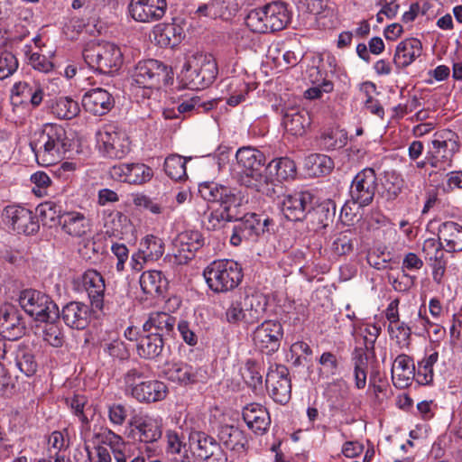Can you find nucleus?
Segmentation results:
<instances>
[{
	"mask_svg": "<svg viewBox=\"0 0 462 462\" xmlns=\"http://www.w3.org/2000/svg\"><path fill=\"white\" fill-rule=\"evenodd\" d=\"M36 160L42 166H51L60 162L70 147V140L64 127L47 124L36 140L30 143Z\"/></svg>",
	"mask_w": 462,
	"mask_h": 462,
	"instance_id": "obj_1",
	"label": "nucleus"
},
{
	"mask_svg": "<svg viewBox=\"0 0 462 462\" xmlns=\"http://www.w3.org/2000/svg\"><path fill=\"white\" fill-rule=\"evenodd\" d=\"M217 75V65L211 54L195 52L186 57L180 77L185 87L203 89L210 86Z\"/></svg>",
	"mask_w": 462,
	"mask_h": 462,
	"instance_id": "obj_2",
	"label": "nucleus"
},
{
	"mask_svg": "<svg viewBox=\"0 0 462 462\" xmlns=\"http://www.w3.org/2000/svg\"><path fill=\"white\" fill-rule=\"evenodd\" d=\"M265 161L261 151L251 146L241 147L236 153L233 174L241 185L256 189L264 181L263 171Z\"/></svg>",
	"mask_w": 462,
	"mask_h": 462,
	"instance_id": "obj_3",
	"label": "nucleus"
},
{
	"mask_svg": "<svg viewBox=\"0 0 462 462\" xmlns=\"http://www.w3.org/2000/svg\"><path fill=\"white\" fill-rule=\"evenodd\" d=\"M268 306V298L263 293L249 290L244 298L231 303L226 311L229 323L243 322L253 325L263 319Z\"/></svg>",
	"mask_w": 462,
	"mask_h": 462,
	"instance_id": "obj_4",
	"label": "nucleus"
},
{
	"mask_svg": "<svg viewBox=\"0 0 462 462\" xmlns=\"http://www.w3.org/2000/svg\"><path fill=\"white\" fill-rule=\"evenodd\" d=\"M208 288L217 293L231 291L242 282V267L235 261L223 259L212 262L203 273Z\"/></svg>",
	"mask_w": 462,
	"mask_h": 462,
	"instance_id": "obj_5",
	"label": "nucleus"
},
{
	"mask_svg": "<svg viewBox=\"0 0 462 462\" xmlns=\"http://www.w3.org/2000/svg\"><path fill=\"white\" fill-rule=\"evenodd\" d=\"M82 56L89 68L102 74L118 70L123 63V54L119 47L107 42L88 43Z\"/></svg>",
	"mask_w": 462,
	"mask_h": 462,
	"instance_id": "obj_6",
	"label": "nucleus"
},
{
	"mask_svg": "<svg viewBox=\"0 0 462 462\" xmlns=\"http://www.w3.org/2000/svg\"><path fill=\"white\" fill-rule=\"evenodd\" d=\"M18 300L23 310L36 321L49 322L60 318L57 304L45 292L26 289L20 292Z\"/></svg>",
	"mask_w": 462,
	"mask_h": 462,
	"instance_id": "obj_7",
	"label": "nucleus"
},
{
	"mask_svg": "<svg viewBox=\"0 0 462 462\" xmlns=\"http://www.w3.org/2000/svg\"><path fill=\"white\" fill-rule=\"evenodd\" d=\"M134 82L144 88H160L172 80V71L170 67L157 60L139 61L133 73Z\"/></svg>",
	"mask_w": 462,
	"mask_h": 462,
	"instance_id": "obj_8",
	"label": "nucleus"
},
{
	"mask_svg": "<svg viewBox=\"0 0 462 462\" xmlns=\"http://www.w3.org/2000/svg\"><path fill=\"white\" fill-rule=\"evenodd\" d=\"M236 222L230 236V243L235 246L240 245L243 241L256 240L260 235L269 232L270 226H273V219L255 213H245Z\"/></svg>",
	"mask_w": 462,
	"mask_h": 462,
	"instance_id": "obj_9",
	"label": "nucleus"
},
{
	"mask_svg": "<svg viewBox=\"0 0 462 462\" xmlns=\"http://www.w3.org/2000/svg\"><path fill=\"white\" fill-rule=\"evenodd\" d=\"M99 151L110 159H122L130 152L126 134L116 125H106L97 134Z\"/></svg>",
	"mask_w": 462,
	"mask_h": 462,
	"instance_id": "obj_10",
	"label": "nucleus"
},
{
	"mask_svg": "<svg viewBox=\"0 0 462 462\" xmlns=\"http://www.w3.org/2000/svg\"><path fill=\"white\" fill-rule=\"evenodd\" d=\"M251 337L257 349L272 355L280 348L283 337L282 325L277 320L266 319L254 329Z\"/></svg>",
	"mask_w": 462,
	"mask_h": 462,
	"instance_id": "obj_11",
	"label": "nucleus"
},
{
	"mask_svg": "<svg viewBox=\"0 0 462 462\" xmlns=\"http://www.w3.org/2000/svg\"><path fill=\"white\" fill-rule=\"evenodd\" d=\"M377 177L372 168H365L354 178L350 187V197L354 203L359 207H365L372 203L376 189Z\"/></svg>",
	"mask_w": 462,
	"mask_h": 462,
	"instance_id": "obj_12",
	"label": "nucleus"
},
{
	"mask_svg": "<svg viewBox=\"0 0 462 462\" xmlns=\"http://www.w3.org/2000/svg\"><path fill=\"white\" fill-rule=\"evenodd\" d=\"M192 453L205 462H226L227 457L219 442L202 431L192 432L189 436Z\"/></svg>",
	"mask_w": 462,
	"mask_h": 462,
	"instance_id": "obj_13",
	"label": "nucleus"
},
{
	"mask_svg": "<svg viewBox=\"0 0 462 462\" xmlns=\"http://www.w3.org/2000/svg\"><path fill=\"white\" fill-rule=\"evenodd\" d=\"M266 388L275 402L285 404L291 399L289 369L283 365H271L265 379Z\"/></svg>",
	"mask_w": 462,
	"mask_h": 462,
	"instance_id": "obj_14",
	"label": "nucleus"
},
{
	"mask_svg": "<svg viewBox=\"0 0 462 462\" xmlns=\"http://www.w3.org/2000/svg\"><path fill=\"white\" fill-rule=\"evenodd\" d=\"M6 223L18 234L30 236L37 233L40 224L37 216L30 209L21 206H7L3 213Z\"/></svg>",
	"mask_w": 462,
	"mask_h": 462,
	"instance_id": "obj_15",
	"label": "nucleus"
},
{
	"mask_svg": "<svg viewBox=\"0 0 462 462\" xmlns=\"http://www.w3.org/2000/svg\"><path fill=\"white\" fill-rule=\"evenodd\" d=\"M0 333L11 341L21 338L26 333V324L22 312L14 305L0 308Z\"/></svg>",
	"mask_w": 462,
	"mask_h": 462,
	"instance_id": "obj_16",
	"label": "nucleus"
},
{
	"mask_svg": "<svg viewBox=\"0 0 462 462\" xmlns=\"http://www.w3.org/2000/svg\"><path fill=\"white\" fill-rule=\"evenodd\" d=\"M166 9V0H131L128 6L132 18L140 23H152L162 19Z\"/></svg>",
	"mask_w": 462,
	"mask_h": 462,
	"instance_id": "obj_17",
	"label": "nucleus"
},
{
	"mask_svg": "<svg viewBox=\"0 0 462 462\" xmlns=\"http://www.w3.org/2000/svg\"><path fill=\"white\" fill-rule=\"evenodd\" d=\"M313 197L309 192H296L287 195L282 200V210L291 221L302 220L312 208Z\"/></svg>",
	"mask_w": 462,
	"mask_h": 462,
	"instance_id": "obj_18",
	"label": "nucleus"
},
{
	"mask_svg": "<svg viewBox=\"0 0 462 462\" xmlns=\"http://www.w3.org/2000/svg\"><path fill=\"white\" fill-rule=\"evenodd\" d=\"M112 95L106 89L97 88L86 92L82 97L84 109L94 116H104L114 106Z\"/></svg>",
	"mask_w": 462,
	"mask_h": 462,
	"instance_id": "obj_19",
	"label": "nucleus"
},
{
	"mask_svg": "<svg viewBox=\"0 0 462 462\" xmlns=\"http://www.w3.org/2000/svg\"><path fill=\"white\" fill-rule=\"evenodd\" d=\"M81 284L87 291L93 308L101 310L104 306L106 290L103 276L96 270L88 269L81 276Z\"/></svg>",
	"mask_w": 462,
	"mask_h": 462,
	"instance_id": "obj_20",
	"label": "nucleus"
},
{
	"mask_svg": "<svg viewBox=\"0 0 462 462\" xmlns=\"http://www.w3.org/2000/svg\"><path fill=\"white\" fill-rule=\"evenodd\" d=\"M60 316L70 328L84 329L90 320V309L83 302L70 301L62 308Z\"/></svg>",
	"mask_w": 462,
	"mask_h": 462,
	"instance_id": "obj_21",
	"label": "nucleus"
},
{
	"mask_svg": "<svg viewBox=\"0 0 462 462\" xmlns=\"http://www.w3.org/2000/svg\"><path fill=\"white\" fill-rule=\"evenodd\" d=\"M167 394V385L162 381L152 379L140 382L132 397L139 402L152 403L164 400Z\"/></svg>",
	"mask_w": 462,
	"mask_h": 462,
	"instance_id": "obj_22",
	"label": "nucleus"
},
{
	"mask_svg": "<svg viewBox=\"0 0 462 462\" xmlns=\"http://www.w3.org/2000/svg\"><path fill=\"white\" fill-rule=\"evenodd\" d=\"M310 123V114L303 108L291 106L283 110L282 125L291 135L302 136Z\"/></svg>",
	"mask_w": 462,
	"mask_h": 462,
	"instance_id": "obj_23",
	"label": "nucleus"
},
{
	"mask_svg": "<svg viewBox=\"0 0 462 462\" xmlns=\"http://www.w3.org/2000/svg\"><path fill=\"white\" fill-rule=\"evenodd\" d=\"M431 143L433 150L440 155L442 161L450 166L454 155L459 151L458 136L451 130H443L435 134Z\"/></svg>",
	"mask_w": 462,
	"mask_h": 462,
	"instance_id": "obj_24",
	"label": "nucleus"
},
{
	"mask_svg": "<svg viewBox=\"0 0 462 462\" xmlns=\"http://www.w3.org/2000/svg\"><path fill=\"white\" fill-rule=\"evenodd\" d=\"M61 229L74 237H86L91 235V224L84 214L76 211L63 212Z\"/></svg>",
	"mask_w": 462,
	"mask_h": 462,
	"instance_id": "obj_25",
	"label": "nucleus"
},
{
	"mask_svg": "<svg viewBox=\"0 0 462 462\" xmlns=\"http://www.w3.org/2000/svg\"><path fill=\"white\" fill-rule=\"evenodd\" d=\"M438 237L448 253L462 252V226L445 221L438 228Z\"/></svg>",
	"mask_w": 462,
	"mask_h": 462,
	"instance_id": "obj_26",
	"label": "nucleus"
},
{
	"mask_svg": "<svg viewBox=\"0 0 462 462\" xmlns=\"http://www.w3.org/2000/svg\"><path fill=\"white\" fill-rule=\"evenodd\" d=\"M154 40L161 47L177 46L185 36L183 28L173 19L170 23H159L153 28Z\"/></svg>",
	"mask_w": 462,
	"mask_h": 462,
	"instance_id": "obj_27",
	"label": "nucleus"
},
{
	"mask_svg": "<svg viewBox=\"0 0 462 462\" xmlns=\"http://www.w3.org/2000/svg\"><path fill=\"white\" fill-rule=\"evenodd\" d=\"M422 44L416 38H408L402 41L396 47L393 63L399 69L411 65L421 55Z\"/></svg>",
	"mask_w": 462,
	"mask_h": 462,
	"instance_id": "obj_28",
	"label": "nucleus"
},
{
	"mask_svg": "<svg viewBox=\"0 0 462 462\" xmlns=\"http://www.w3.org/2000/svg\"><path fill=\"white\" fill-rule=\"evenodd\" d=\"M415 375V366L407 355H399L393 365L392 379L393 384L400 389L408 387Z\"/></svg>",
	"mask_w": 462,
	"mask_h": 462,
	"instance_id": "obj_29",
	"label": "nucleus"
},
{
	"mask_svg": "<svg viewBox=\"0 0 462 462\" xmlns=\"http://www.w3.org/2000/svg\"><path fill=\"white\" fill-rule=\"evenodd\" d=\"M243 419L251 430L261 434L267 430L271 422L267 410L258 403L245 407Z\"/></svg>",
	"mask_w": 462,
	"mask_h": 462,
	"instance_id": "obj_30",
	"label": "nucleus"
},
{
	"mask_svg": "<svg viewBox=\"0 0 462 462\" xmlns=\"http://www.w3.org/2000/svg\"><path fill=\"white\" fill-rule=\"evenodd\" d=\"M43 97V91L38 86H31L26 82L16 83L12 89L11 100L14 105L31 104L38 106Z\"/></svg>",
	"mask_w": 462,
	"mask_h": 462,
	"instance_id": "obj_31",
	"label": "nucleus"
},
{
	"mask_svg": "<svg viewBox=\"0 0 462 462\" xmlns=\"http://www.w3.org/2000/svg\"><path fill=\"white\" fill-rule=\"evenodd\" d=\"M268 32L282 30L290 22L287 7L282 2H273L263 7Z\"/></svg>",
	"mask_w": 462,
	"mask_h": 462,
	"instance_id": "obj_32",
	"label": "nucleus"
},
{
	"mask_svg": "<svg viewBox=\"0 0 462 462\" xmlns=\"http://www.w3.org/2000/svg\"><path fill=\"white\" fill-rule=\"evenodd\" d=\"M176 324V319L166 312H152L143 326L144 332L162 335V337L171 336Z\"/></svg>",
	"mask_w": 462,
	"mask_h": 462,
	"instance_id": "obj_33",
	"label": "nucleus"
},
{
	"mask_svg": "<svg viewBox=\"0 0 462 462\" xmlns=\"http://www.w3.org/2000/svg\"><path fill=\"white\" fill-rule=\"evenodd\" d=\"M168 280L161 271L143 272L140 277L142 291L152 297L161 296L168 288Z\"/></svg>",
	"mask_w": 462,
	"mask_h": 462,
	"instance_id": "obj_34",
	"label": "nucleus"
},
{
	"mask_svg": "<svg viewBox=\"0 0 462 462\" xmlns=\"http://www.w3.org/2000/svg\"><path fill=\"white\" fill-rule=\"evenodd\" d=\"M218 439L226 448L237 453L244 452L247 443L244 431L231 425H224L220 428Z\"/></svg>",
	"mask_w": 462,
	"mask_h": 462,
	"instance_id": "obj_35",
	"label": "nucleus"
},
{
	"mask_svg": "<svg viewBox=\"0 0 462 462\" xmlns=\"http://www.w3.org/2000/svg\"><path fill=\"white\" fill-rule=\"evenodd\" d=\"M139 434V439L144 443H153L162 437V427L158 420L150 417L135 418L131 423Z\"/></svg>",
	"mask_w": 462,
	"mask_h": 462,
	"instance_id": "obj_36",
	"label": "nucleus"
},
{
	"mask_svg": "<svg viewBox=\"0 0 462 462\" xmlns=\"http://www.w3.org/2000/svg\"><path fill=\"white\" fill-rule=\"evenodd\" d=\"M219 208L225 213L227 221H237L245 214L243 198L234 189L229 188V192L223 195L219 201Z\"/></svg>",
	"mask_w": 462,
	"mask_h": 462,
	"instance_id": "obj_37",
	"label": "nucleus"
},
{
	"mask_svg": "<svg viewBox=\"0 0 462 462\" xmlns=\"http://www.w3.org/2000/svg\"><path fill=\"white\" fill-rule=\"evenodd\" d=\"M163 347L164 339L161 334L147 332L139 338L137 353L142 358L154 359L162 354Z\"/></svg>",
	"mask_w": 462,
	"mask_h": 462,
	"instance_id": "obj_38",
	"label": "nucleus"
},
{
	"mask_svg": "<svg viewBox=\"0 0 462 462\" xmlns=\"http://www.w3.org/2000/svg\"><path fill=\"white\" fill-rule=\"evenodd\" d=\"M168 380L180 385L195 383L199 381V370L187 363L172 364L165 371Z\"/></svg>",
	"mask_w": 462,
	"mask_h": 462,
	"instance_id": "obj_39",
	"label": "nucleus"
},
{
	"mask_svg": "<svg viewBox=\"0 0 462 462\" xmlns=\"http://www.w3.org/2000/svg\"><path fill=\"white\" fill-rule=\"evenodd\" d=\"M269 177H275L277 180H287L293 179L296 175V164L288 157H282L271 161L265 167Z\"/></svg>",
	"mask_w": 462,
	"mask_h": 462,
	"instance_id": "obj_40",
	"label": "nucleus"
},
{
	"mask_svg": "<svg viewBox=\"0 0 462 462\" xmlns=\"http://www.w3.org/2000/svg\"><path fill=\"white\" fill-rule=\"evenodd\" d=\"M336 213V207L332 200H326L316 207L312 206L308 212L312 223H317V228H324L333 220Z\"/></svg>",
	"mask_w": 462,
	"mask_h": 462,
	"instance_id": "obj_41",
	"label": "nucleus"
},
{
	"mask_svg": "<svg viewBox=\"0 0 462 462\" xmlns=\"http://www.w3.org/2000/svg\"><path fill=\"white\" fill-rule=\"evenodd\" d=\"M51 110L56 117L65 120L76 117L80 111L78 102L67 97L57 98L52 103Z\"/></svg>",
	"mask_w": 462,
	"mask_h": 462,
	"instance_id": "obj_42",
	"label": "nucleus"
},
{
	"mask_svg": "<svg viewBox=\"0 0 462 462\" xmlns=\"http://www.w3.org/2000/svg\"><path fill=\"white\" fill-rule=\"evenodd\" d=\"M187 160L179 154H171L165 158L164 171L171 180H184L188 178L186 171Z\"/></svg>",
	"mask_w": 462,
	"mask_h": 462,
	"instance_id": "obj_43",
	"label": "nucleus"
},
{
	"mask_svg": "<svg viewBox=\"0 0 462 462\" xmlns=\"http://www.w3.org/2000/svg\"><path fill=\"white\" fill-rule=\"evenodd\" d=\"M36 210L39 212L43 225H50L51 226L60 225L63 211L60 204L51 200L45 201L41 203Z\"/></svg>",
	"mask_w": 462,
	"mask_h": 462,
	"instance_id": "obj_44",
	"label": "nucleus"
},
{
	"mask_svg": "<svg viewBox=\"0 0 462 462\" xmlns=\"http://www.w3.org/2000/svg\"><path fill=\"white\" fill-rule=\"evenodd\" d=\"M305 166L310 174L319 176L328 173L332 169L333 162L327 155L312 153L306 157Z\"/></svg>",
	"mask_w": 462,
	"mask_h": 462,
	"instance_id": "obj_45",
	"label": "nucleus"
},
{
	"mask_svg": "<svg viewBox=\"0 0 462 462\" xmlns=\"http://www.w3.org/2000/svg\"><path fill=\"white\" fill-rule=\"evenodd\" d=\"M140 251L149 260H157L164 254V243L162 238L153 235H148L142 239Z\"/></svg>",
	"mask_w": 462,
	"mask_h": 462,
	"instance_id": "obj_46",
	"label": "nucleus"
},
{
	"mask_svg": "<svg viewBox=\"0 0 462 462\" xmlns=\"http://www.w3.org/2000/svg\"><path fill=\"white\" fill-rule=\"evenodd\" d=\"M346 133L338 128L328 129L320 136V145L327 150L342 148L346 144Z\"/></svg>",
	"mask_w": 462,
	"mask_h": 462,
	"instance_id": "obj_47",
	"label": "nucleus"
},
{
	"mask_svg": "<svg viewBox=\"0 0 462 462\" xmlns=\"http://www.w3.org/2000/svg\"><path fill=\"white\" fill-rule=\"evenodd\" d=\"M245 383L253 389H257L263 383L261 365L255 360L248 359L241 369Z\"/></svg>",
	"mask_w": 462,
	"mask_h": 462,
	"instance_id": "obj_48",
	"label": "nucleus"
},
{
	"mask_svg": "<svg viewBox=\"0 0 462 462\" xmlns=\"http://www.w3.org/2000/svg\"><path fill=\"white\" fill-rule=\"evenodd\" d=\"M127 183L140 185L152 177V170L143 163H127Z\"/></svg>",
	"mask_w": 462,
	"mask_h": 462,
	"instance_id": "obj_49",
	"label": "nucleus"
},
{
	"mask_svg": "<svg viewBox=\"0 0 462 462\" xmlns=\"http://www.w3.org/2000/svg\"><path fill=\"white\" fill-rule=\"evenodd\" d=\"M214 107V101L202 100L199 97H192L178 106V112L185 114L195 112L196 114L205 113Z\"/></svg>",
	"mask_w": 462,
	"mask_h": 462,
	"instance_id": "obj_50",
	"label": "nucleus"
},
{
	"mask_svg": "<svg viewBox=\"0 0 462 462\" xmlns=\"http://www.w3.org/2000/svg\"><path fill=\"white\" fill-rule=\"evenodd\" d=\"M388 282L392 284L393 288L399 292L408 291L415 283L416 277L405 273L402 269L397 272L387 273Z\"/></svg>",
	"mask_w": 462,
	"mask_h": 462,
	"instance_id": "obj_51",
	"label": "nucleus"
},
{
	"mask_svg": "<svg viewBox=\"0 0 462 462\" xmlns=\"http://www.w3.org/2000/svg\"><path fill=\"white\" fill-rule=\"evenodd\" d=\"M265 14L262 8L251 10L245 17L247 27L254 32L267 33V20L264 18Z\"/></svg>",
	"mask_w": 462,
	"mask_h": 462,
	"instance_id": "obj_52",
	"label": "nucleus"
},
{
	"mask_svg": "<svg viewBox=\"0 0 462 462\" xmlns=\"http://www.w3.org/2000/svg\"><path fill=\"white\" fill-rule=\"evenodd\" d=\"M199 192L204 199L218 203L224 193L229 192V188L215 182H204L199 184Z\"/></svg>",
	"mask_w": 462,
	"mask_h": 462,
	"instance_id": "obj_53",
	"label": "nucleus"
},
{
	"mask_svg": "<svg viewBox=\"0 0 462 462\" xmlns=\"http://www.w3.org/2000/svg\"><path fill=\"white\" fill-rule=\"evenodd\" d=\"M437 352L432 353L418 364V381L420 383L428 384L433 379V365L438 361Z\"/></svg>",
	"mask_w": 462,
	"mask_h": 462,
	"instance_id": "obj_54",
	"label": "nucleus"
},
{
	"mask_svg": "<svg viewBox=\"0 0 462 462\" xmlns=\"http://www.w3.org/2000/svg\"><path fill=\"white\" fill-rule=\"evenodd\" d=\"M146 367L143 365H136L129 368L124 374V383L127 391L133 395L135 387L139 386L140 382L146 378Z\"/></svg>",
	"mask_w": 462,
	"mask_h": 462,
	"instance_id": "obj_55",
	"label": "nucleus"
},
{
	"mask_svg": "<svg viewBox=\"0 0 462 462\" xmlns=\"http://www.w3.org/2000/svg\"><path fill=\"white\" fill-rule=\"evenodd\" d=\"M16 365L27 376L32 375L37 370V363L32 353L26 348L19 349L16 355Z\"/></svg>",
	"mask_w": 462,
	"mask_h": 462,
	"instance_id": "obj_56",
	"label": "nucleus"
},
{
	"mask_svg": "<svg viewBox=\"0 0 462 462\" xmlns=\"http://www.w3.org/2000/svg\"><path fill=\"white\" fill-rule=\"evenodd\" d=\"M354 249V237L350 231L339 233L332 243V251L337 255H346Z\"/></svg>",
	"mask_w": 462,
	"mask_h": 462,
	"instance_id": "obj_57",
	"label": "nucleus"
},
{
	"mask_svg": "<svg viewBox=\"0 0 462 462\" xmlns=\"http://www.w3.org/2000/svg\"><path fill=\"white\" fill-rule=\"evenodd\" d=\"M195 256V252L192 251L188 245L183 246L182 243L179 242V237L173 241L172 254L169 255L170 262L175 264H186Z\"/></svg>",
	"mask_w": 462,
	"mask_h": 462,
	"instance_id": "obj_58",
	"label": "nucleus"
},
{
	"mask_svg": "<svg viewBox=\"0 0 462 462\" xmlns=\"http://www.w3.org/2000/svg\"><path fill=\"white\" fill-rule=\"evenodd\" d=\"M55 320L45 322L46 325L43 328V339L49 345L54 347H60L63 345L64 336L61 329L54 324Z\"/></svg>",
	"mask_w": 462,
	"mask_h": 462,
	"instance_id": "obj_59",
	"label": "nucleus"
},
{
	"mask_svg": "<svg viewBox=\"0 0 462 462\" xmlns=\"http://www.w3.org/2000/svg\"><path fill=\"white\" fill-rule=\"evenodd\" d=\"M18 68L16 57L9 51L0 53V79H5L13 75Z\"/></svg>",
	"mask_w": 462,
	"mask_h": 462,
	"instance_id": "obj_60",
	"label": "nucleus"
},
{
	"mask_svg": "<svg viewBox=\"0 0 462 462\" xmlns=\"http://www.w3.org/2000/svg\"><path fill=\"white\" fill-rule=\"evenodd\" d=\"M444 246L438 238H429L426 239L422 245V252L425 254V257L430 261L434 260V262H438V260H442L443 258V250Z\"/></svg>",
	"mask_w": 462,
	"mask_h": 462,
	"instance_id": "obj_61",
	"label": "nucleus"
},
{
	"mask_svg": "<svg viewBox=\"0 0 462 462\" xmlns=\"http://www.w3.org/2000/svg\"><path fill=\"white\" fill-rule=\"evenodd\" d=\"M228 222L225 216V213L220 209L217 208L209 212L205 216L203 224L208 230H217L225 226V223Z\"/></svg>",
	"mask_w": 462,
	"mask_h": 462,
	"instance_id": "obj_62",
	"label": "nucleus"
},
{
	"mask_svg": "<svg viewBox=\"0 0 462 462\" xmlns=\"http://www.w3.org/2000/svg\"><path fill=\"white\" fill-rule=\"evenodd\" d=\"M183 246L188 245L195 253L204 245L202 235L199 231H186L178 236Z\"/></svg>",
	"mask_w": 462,
	"mask_h": 462,
	"instance_id": "obj_63",
	"label": "nucleus"
},
{
	"mask_svg": "<svg viewBox=\"0 0 462 462\" xmlns=\"http://www.w3.org/2000/svg\"><path fill=\"white\" fill-rule=\"evenodd\" d=\"M97 438L100 439L101 443L109 446L112 451L125 447V443L122 437L110 430H105L97 435Z\"/></svg>",
	"mask_w": 462,
	"mask_h": 462,
	"instance_id": "obj_64",
	"label": "nucleus"
}]
</instances>
